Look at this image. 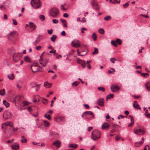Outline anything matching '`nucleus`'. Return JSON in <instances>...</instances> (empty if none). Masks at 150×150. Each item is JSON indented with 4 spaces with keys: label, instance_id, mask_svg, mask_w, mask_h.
I'll return each mask as SVG.
<instances>
[{
    "label": "nucleus",
    "instance_id": "nucleus-1",
    "mask_svg": "<svg viewBox=\"0 0 150 150\" xmlns=\"http://www.w3.org/2000/svg\"><path fill=\"white\" fill-rule=\"evenodd\" d=\"M100 137V133L97 130L95 129L91 133V138L96 140Z\"/></svg>",
    "mask_w": 150,
    "mask_h": 150
},
{
    "label": "nucleus",
    "instance_id": "nucleus-2",
    "mask_svg": "<svg viewBox=\"0 0 150 150\" xmlns=\"http://www.w3.org/2000/svg\"><path fill=\"white\" fill-rule=\"evenodd\" d=\"M59 13V10L56 8H52L50 11V16L53 18L57 17Z\"/></svg>",
    "mask_w": 150,
    "mask_h": 150
},
{
    "label": "nucleus",
    "instance_id": "nucleus-3",
    "mask_svg": "<svg viewBox=\"0 0 150 150\" xmlns=\"http://www.w3.org/2000/svg\"><path fill=\"white\" fill-rule=\"evenodd\" d=\"M31 3L32 6L35 8H38L41 6L40 0H32Z\"/></svg>",
    "mask_w": 150,
    "mask_h": 150
},
{
    "label": "nucleus",
    "instance_id": "nucleus-4",
    "mask_svg": "<svg viewBox=\"0 0 150 150\" xmlns=\"http://www.w3.org/2000/svg\"><path fill=\"white\" fill-rule=\"evenodd\" d=\"M134 133L138 135H142L145 134V131L144 130L138 128H135L134 129Z\"/></svg>",
    "mask_w": 150,
    "mask_h": 150
},
{
    "label": "nucleus",
    "instance_id": "nucleus-5",
    "mask_svg": "<svg viewBox=\"0 0 150 150\" xmlns=\"http://www.w3.org/2000/svg\"><path fill=\"white\" fill-rule=\"evenodd\" d=\"M11 117V114L10 111L6 110L4 112L3 115V117L5 120L10 118Z\"/></svg>",
    "mask_w": 150,
    "mask_h": 150
},
{
    "label": "nucleus",
    "instance_id": "nucleus-6",
    "mask_svg": "<svg viewBox=\"0 0 150 150\" xmlns=\"http://www.w3.org/2000/svg\"><path fill=\"white\" fill-rule=\"evenodd\" d=\"M21 54L19 53H15L13 56V61L17 62L21 59Z\"/></svg>",
    "mask_w": 150,
    "mask_h": 150
},
{
    "label": "nucleus",
    "instance_id": "nucleus-7",
    "mask_svg": "<svg viewBox=\"0 0 150 150\" xmlns=\"http://www.w3.org/2000/svg\"><path fill=\"white\" fill-rule=\"evenodd\" d=\"M120 89V86L115 85H112L110 87L111 91L113 92L118 91Z\"/></svg>",
    "mask_w": 150,
    "mask_h": 150
},
{
    "label": "nucleus",
    "instance_id": "nucleus-8",
    "mask_svg": "<svg viewBox=\"0 0 150 150\" xmlns=\"http://www.w3.org/2000/svg\"><path fill=\"white\" fill-rule=\"evenodd\" d=\"M72 46L75 47L77 48L80 45V42L78 40H76L73 41L72 42Z\"/></svg>",
    "mask_w": 150,
    "mask_h": 150
},
{
    "label": "nucleus",
    "instance_id": "nucleus-9",
    "mask_svg": "<svg viewBox=\"0 0 150 150\" xmlns=\"http://www.w3.org/2000/svg\"><path fill=\"white\" fill-rule=\"evenodd\" d=\"M30 67L33 73L39 71V67L37 65H31Z\"/></svg>",
    "mask_w": 150,
    "mask_h": 150
},
{
    "label": "nucleus",
    "instance_id": "nucleus-10",
    "mask_svg": "<svg viewBox=\"0 0 150 150\" xmlns=\"http://www.w3.org/2000/svg\"><path fill=\"white\" fill-rule=\"evenodd\" d=\"M11 149L13 150H17L19 149V145L17 143H14L11 146Z\"/></svg>",
    "mask_w": 150,
    "mask_h": 150
},
{
    "label": "nucleus",
    "instance_id": "nucleus-11",
    "mask_svg": "<svg viewBox=\"0 0 150 150\" xmlns=\"http://www.w3.org/2000/svg\"><path fill=\"white\" fill-rule=\"evenodd\" d=\"M104 100L103 98H100L98 100L97 103L99 105L103 107L104 106Z\"/></svg>",
    "mask_w": 150,
    "mask_h": 150
},
{
    "label": "nucleus",
    "instance_id": "nucleus-12",
    "mask_svg": "<svg viewBox=\"0 0 150 150\" xmlns=\"http://www.w3.org/2000/svg\"><path fill=\"white\" fill-rule=\"evenodd\" d=\"M5 125L6 126H9L12 127L13 128V122H11L8 121L3 124L2 125V129L3 128V125Z\"/></svg>",
    "mask_w": 150,
    "mask_h": 150
},
{
    "label": "nucleus",
    "instance_id": "nucleus-13",
    "mask_svg": "<svg viewBox=\"0 0 150 150\" xmlns=\"http://www.w3.org/2000/svg\"><path fill=\"white\" fill-rule=\"evenodd\" d=\"M77 61L78 63L81 64L83 68H84L86 67L85 61L80 60V59L79 58H77Z\"/></svg>",
    "mask_w": 150,
    "mask_h": 150
},
{
    "label": "nucleus",
    "instance_id": "nucleus-14",
    "mask_svg": "<svg viewBox=\"0 0 150 150\" xmlns=\"http://www.w3.org/2000/svg\"><path fill=\"white\" fill-rule=\"evenodd\" d=\"M110 126L108 123L105 122L102 125L101 128L103 129H108L109 127Z\"/></svg>",
    "mask_w": 150,
    "mask_h": 150
},
{
    "label": "nucleus",
    "instance_id": "nucleus-15",
    "mask_svg": "<svg viewBox=\"0 0 150 150\" xmlns=\"http://www.w3.org/2000/svg\"><path fill=\"white\" fill-rule=\"evenodd\" d=\"M53 144L57 146L58 148H59L61 146V142L59 140H57L54 142L53 143Z\"/></svg>",
    "mask_w": 150,
    "mask_h": 150
},
{
    "label": "nucleus",
    "instance_id": "nucleus-16",
    "mask_svg": "<svg viewBox=\"0 0 150 150\" xmlns=\"http://www.w3.org/2000/svg\"><path fill=\"white\" fill-rule=\"evenodd\" d=\"M144 142V138H142V140L141 142H137L135 144V146L136 147H139Z\"/></svg>",
    "mask_w": 150,
    "mask_h": 150
},
{
    "label": "nucleus",
    "instance_id": "nucleus-17",
    "mask_svg": "<svg viewBox=\"0 0 150 150\" xmlns=\"http://www.w3.org/2000/svg\"><path fill=\"white\" fill-rule=\"evenodd\" d=\"M129 117L131 119V123H130V124H129L128 125V127H131L133 125V124L134 123V118L133 116H132L130 115H129Z\"/></svg>",
    "mask_w": 150,
    "mask_h": 150
},
{
    "label": "nucleus",
    "instance_id": "nucleus-18",
    "mask_svg": "<svg viewBox=\"0 0 150 150\" xmlns=\"http://www.w3.org/2000/svg\"><path fill=\"white\" fill-rule=\"evenodd\" d=\"M84 114H85V116L87 117L88 115L92 116L93 117H94V115L93 112L91 111H86L84 112Z\"/></svg>",
    "mask_w": 150,
    "mask_h": 150
},
{
    "label": "nucleus",
    "instance_id": "nucleus-19",
    "mask_svg": "<svg viewBox=\"0 0 150 150\" xmlns=\"http://www.w3.org/2000/svg\"><path fill=\"white\" fill-rule=\"evenodd\" d=\"M145 86L148 91H150V81H148L146 84Z\"/></svg>",
    "mask_w": 150,
    "mask_h": 150
},
{
    "label": "nucleus",
    "instance_id": "nucleus-20",
    "mask_svg": "<svg viewBox=\"0 0 150 150\" xmlns=\"http://www.w3.org/2000/svg\"><path fill=\"white\" fill-rule=\"evenodd\" d=\"M37 85L38 84L37 83L35 82H32L30 84V86L33 88L36 87L37 86Z\"/></svg>",
    "mask_w": 150,
    "mask_h": 150
},
{
    "label": "nucleus",
    "instance_id": "nucleus-21",
    "mask_svg": "<svg viewBox=\"0 0 150 150\" xmlns=\"http://www.w3.org/2000/svg\"><path fill=\"white\" fill-rule=\"evenodd\" d=\"M44 86L47 88H50L52 86V84L50 83H48L47 82H45L44 85Z\"/></svg>",
    "mask_w": 150,
    "mask_h": 150
},
{
    "label": "nucleus",
    "instance_id": "nucleus-22",
    "mask_svg": "<svg viewBox=\"0 0 150 150\" xmlns=\"http://www.w3.org/2000/svg\"><path fill=\"white\" fill-rule=\"evenodd\" d=\"M110 2L112 4H119L120 2V0H119V1H118V0H110Z\"/></svg>",
    "mask_w": 150,
    "mask_h": 150
},
{
    "label": "nucleus",
    "instance_id": "nucleus-23",
    "mask_svg": "<svg viewBox=\"0 0 150 150\" xmlns=\"http://www.w3.org/2000/svg\"><path fill=\"white\" fill-rule=\"evenodd\" d=\"M60 21L63 23L64 27L66 28L67 27L66 21L65 20H63L62 19H60Z\"/></svg>",
    "mask_w": 150,
    "mask_h": 150
},
{
    "label": "nucleus",
    "instance_id": "nucleus-24",
    "mask_svg": "<svg viewBox=\"0 0 150 150\" xmlns=\"http://www.w3.org/2000/svg\"><path fill=\"white\" fill-rule=\"evenodd\" d=\"M3 103L6 108L8 107L9 106V103L5 100H3Z\"/></svg>",
    "mask_w": 150,
    "mask_h": 150
},
{
    "label": "nucleus",
    "instance_id": "nucleus-25",
    "mask_svg": "<svg viewBox=\"0 0 150 150\" xmlns=\"http://www.w3.org/2000/svg\"><path fill=\"white\" fill-rule=\"evenodd\" d=\"M57 36L54 35H53L50 38L51 40L53 42H54L56 39Z\"/></svg>",
    "mask_w": 150,
    "mask_h": 150
},
{
    "label": "nucleus",
    "instance_id": "nucleus-26",
    "mask_svg": "<svg viewBox=\"0 0 150 150\" xmlns=\"http://www.w3.org/2000/svg\"><path fill=\"white\" fill-rule=\"evenodd\" d=\"M21 141L23 143H25L27 142V140L25 138L24 136H21Z\"/></svg>",
    "mask_w": 150,
    "mask_h": 150
},
{
    "label": "nucleus",
    "instance_id": "nucleus-27",
    "mask_svg": "<svg viewBox=\"0 0 150 150\" xmlns=\"http://www.w3.org/2000/svg\"><path fill=\"white\" fill-rule=\"evenodd\" d=\"M133 106L134 107L137 109H140L141 108L139 105L137 104L133 103Z\"/></svg>",
    "mask_w": 150,
    "mask_h": 150
},
{
    "label": "nucleus",
    "instance_id": "nucleus-28",
    "mask_svg": "<svg viewBox=\"0 0 150 150\" xmlns=\"http://www.w3.org/2000/svg\"><path fill=\"white\" fill-rule=\"evenodd\" d=\"M24 60L27 62H30V59L28 56H25L24 58Z\"/></svg>",
    "mask_w": 150,
    "mask_h": 150
},
{
    "label": "nucleus",
    "instance_id": "nucleus-29",
    "mask_svg": "<svg viewBox=\"0 0 150 150\" xmlns=\"http://www.w3.org/2000/svg\"><path fill=\"white\" fill-rule=\"evenodd\" d=\"M8 78L10 80H13L14 79V75L13 74H11L10 75H8L7 76Z\"/></svg>",
    "mask_w": 150,
    "mask_h": 150
},
{
    "label": "nucleus",
    "instance_id": "nucleus-30",
    "mask_svg": "<svg viewBox=\"0 0 150 150\" xmlns=\"http://www.w3.org/2000/svg\"><path fill=\"white\" fill-rule=\"evenodd\" d=\"M44 117L49 120H50L51 119V117L50 115L47 113L45 115Z\"/></svg>",
    "mask_w": 150,
    "mask_h": 150
},
{
    "label": "nucleus",
    "instance_id": "nucleus-31",
    "mask_svg": "<svg viewBox=\"0 0 150 150\" xmlns=\"http://www.w3.org/2000/svg\"><path fill=\"white\" fill-rule=\"evenodd\" d=\"M77 146V145L76 144H70L69 145V148H72L74 149L76 148Z\"/></svg>",
    "mask_w": 150,
    "mask_h": 150
},
{
    "label": "nucleus",
    "instance_id": "nucleus-32",
    "mask_svg": "<svg viewBox=\"0 0 150 150\" xmlns=\"http://www.w3.org/2000/svg\"><path fill=\"white\" fill-rule=\"evenodd\" d=\"M83 52H85V54H81V52H79V50H77V54H78V55L79 56H84L87 54V52H86V51H81V52L82 53Z\"/></svg>",
    "mask_w": 150,
    "mask_h": 150
},
{
    "label": "nucleus",
    "instance_id": "nucleus-33",
    "mask_svg": "<svg viewBox=\"0 0 150 150\" xmlns=\"http://www.w3.org/2000/svg\"><path fill=\"white\" fill-rule=\"evenodd\" d=\"M5 94V89H3L2 90H0V95L2 96H4Z\"/></svg>",
    "mask_w": 150,
    "mask_h": 150
},
{
    "label": "nucleus",
    "instance_id": "nucleus-34",
    "mask_svg": "<svg viewBox=\"0 0 150 150\" xmlns=\"http://www.w3.org/2000/svg\"><path fill=\"white\" fill-rule=\"evenodd\" d=\"M42 36L41 35H38L36 38V40H37L39 42L42 39Z\"/></svg>",
    "mask_w": 150,
    "mask_h": 150
},
{
    "label": "nucleus",
    "instance_id": "nucleus-35",
    "mask_svg": "<svg viewBox=\"0 0 150 150\" xmlns=\"http://www.w3.org/2000/svg\"><path fill=\"white\" fill-rule=\"evenodd\" d=\"M44 124V125L46 127H48L50 125L49 122L47 120H44L43 121Z\"/></svg>",
    "mask_w": 150,
    "mask_h": 150
},
{
    "label": "nucleus",
    "instance_id": "nucleus-36",
    "mask_svg": "<svg viewBox=\"0 0 150 150\" xmlns=\"http://www.w3.org/2000/svg\"><path fill=\"white\" fill-rule=\"evenodd\" d=\"M111 43L112 45L114 46L115 47H117V45L116 43V41H114V40H112L111 41Z\"/></svg>",
    "mask_w": 150,
    "mask_h": 150
},
{
    "label": "nucleus",
    "instance_id": "nucleus-37",
    "mask_svg": "<svg viewBox=\"0 0 150 150\" xmlns=\"http://www.w3.org/2000/svg\"><path fill=\"white\" fill-rule=\"evenodd\" d=\"M99 33L101 34H103L104 33V30L102 28H100L98 30Z\"/></svg>",
    "mask_w": 150,
    "mask_h": 150
},
{
    "label": "nucleus",
    "instance_id": "nucleus-38",
    "mask_svg": "<svg viewBox=\"0 0 150 150\" xmlns=\"http://www.w3.org/2000/svg\"><path fill=\"white\" fill-rule=\"evenodd\" d=\"M97 37V36L96 33H93L92 38L94 41H96V40Z\"/></svg>",
    "mask_w": 150,
    "mask_h": 150
},
{
    "label": "nucleus",
    "instance_id": "nucleus-39",
    "mask_svg": "<svg viewBox=\"0 0 150 150\" xmlns=\"http://www.w3.org/2000/svg\"><path fill=\"white\" fill-rule=\"evenodd\" d=\"M114 96V95L113 94H110L108 95L107 96V100L108 99H110L111 98H113Z\"/></svg>",
    "mask_w": 150,
    "mask_h": 150
},
{
    "label": "nucleus",
    "instance_id": "nucleus-40",
    "mask_svg": "<svg viewBox=\"0 0 150 150\" xmlns=\"http://www.w3.org/2000/svg\"><path fill=\"white\" fill-rule=\"evenodd\" d=\"M110 69L112 70V71L109 70L108 71V73L109 74L113 73V72H115V69L114 68H110Z\"/></svg>",
    "mask_w": 150,
    "mask_h": 150
},
{
    "label": "nucleus",
    "instance_id": "nucleus-41",
    "mask_svg": "<svg viewBox=\"0 0 150 150\" xmlns=\"http://www.w3.org/2000/svg\"><path fill=\"white\" fill-rule=\"evenodd\" d=\"M116 43H118L119 45H121L122 44V41L120 39H117L116 40Z\"/></svg>",
    "mask_w": 150,
    "mask_h": 150
},
{
    "label": "nucleus",
    "instance_id": "nucleus-42",
    "mask_svg": "<svg viewBox=\"0 0 150 150\" xmlns=\"http://www.w3.org/2000/svg\"><path fill=\"white\" fill-rule=\"evenodd\" d=\"M98 89L99 90L104 92L105 91V88L102 87H98Z\"/></svg>",
    "mask_w": 150,
    "mask_h": 150
},
{
    "label": "nucleus",
    "instance_id": "nucleus-43",
    "mask_svg": "<svg viewBox=\"0 0 150 150\" xmlns=\"http://www.w3.org/2000/svg\"><path fill=\"white\" fill-rule=\"evenodd\" d=\"M141 75L144 77L147 78L149 76V74L147 73H142Z\"/></svg>",
    "mask_w": 150,
    "mask_h": 150
},
{
    "label": "nucleus",
    "instance_id": "nucleus-44",
    "mask_svg": "<svg viewBox=\"0 0 150 150\" xmlns=\"http://www.w3.org/2000/svg\"><path fill=\"white\" fill-rule=\"evenodd\" d=\"M39 17L41 20L42 21H44L45 19V17L43 15H40V16Z\"/></svg>",
    "mask_w": 150,
    "mask_h": 150
},
{
    "label": "nucleus",
    "instance_id": "nucleus-45",
    "mask_svg": "<svg viewBox=\"0 0 150 150\" xmlns=\"http://www.w3.org/2000/svg\"><path fill=\"white\" fill-rule=\"evenodd\" d=\"M98 52V49L96 48H95L94 51L92 53V54L93 55L95 54H97Z\"/></svg>",
    "mask_w": 150,
    "mask_h": 150
},
{
    "label": "nucleus",
    "instance_id": "nucleus-46",
    "mask_svg": "<svg viewBox=\"0 0 150 150\" xmlns=\"http://www.w3.org/2000/svg\"><path fill=\"white\" fill-rule=\"evenodd\" d=\"M92 5L95 8L96 6H97V4L95 2V1H93L92 3Z\"/></svg>",
    "mask_w": 150,
    "mask_h": 150
},
{
    "label": "nucleus",
    "instance_id": "nucleus-47",
    "mask_svg": "<svg viewBox=\"0 0 150 150\" xmlns=\"http://www.w3.org/2000/svg\"><path fill=\"white\" fill-rule=\"evenodd\" d=\"M111 17L110 16H107L106 17H105L104 18V19L106 21H108L110 19H111Z\"/></svg>",
    "mask_w": 150,
    "mask_h": 150
},
{
    "label": "nucleus",
    "instance_id": "nucleus-48",
    "mask_svg": "<svg viewBox=\"0 0 150 150\" xmlns=\"http://www.w3.org/2000/svg\"><path fill=\"white\" fill-rule=\"evenodd\" d=\"M79 81H75L73 82L72 84V85H74L75 86H76L79 83Z\"/></svg>",
    "mask_w": 150,
    "mask_h": 150
},
{
    "label": "nucleus",
    "instance_id": "nucleus-49",
    "mask_svg": "<svg viewBox=\"0 0 150 150\" xmlns=\"http://www.w3.org/2000/svg\"><path fill=\"white\" fill-rule=\"evenodd\" d=\"M61 9L62 10H67V8H65L64 7V5H61Z\"/></svg>",
    "mask_w": 150,
    "mask_h": 150
},
{
    "label": "nucleus",
    "instance_id": "nucleus-50",
    "mask_svg": "<svg viewBox=\"0 0 150 150\" xmlns=\"http://www.w3.org/2000/svg\"><path fill=\"white\" fill-rule=\"evenodd\" d=\"M129 4L128 3H126L123 5V6L125 8H127L129 6Z\"/></svg>",
    "mask_w": 150,
    "mask_h": 150
},
{
    "label": "nucleus",
    "instance_id": "nucleus-51",
    "mask_svg": "<svg viewBox=\"0 0 150 150\" xmlns=\"http://www.w3.org/2000/svg\"><path fill=\"white\" fill-rule=\"evenodd\" d=\"M52 21L55 24L59 22L58 20L56 19H53Z\"/></svg>",
    "mask_w": 150,
    "mask_h": 150
},
{
    "label": "nucleus",
    "instance_id": "nucleus-52",
    "mask_svg": "<svg viewBox=\"0 0 150 150\" xmlns=\"http://www.w3.org/2000/svg\"><path fill=\"white\" fill-rule=\"evenodd\" d=\"M29 27L30 28H32L33 29H34L36 28V26L35 25L33 24L32 25H31Z\"/></svg>",
    "mask_w": 150,
    "mask_h": 150
},
{
    "label": "nucleus",
    "instance_id": "nucleus-53",
    "mask_svg": "<svg viewBox=\"0 0 150 150\" xmlns=\"http://www.w3.org/2000/svg\"><path fill=\"white\" fill-rule=\"evenodd\" d=\"M47 32L49 34L51 35L53 31L52 29H50V30H47Z\"/></svg>",
    "mask_w": 150,
    "mask_h": 150
},
{
    "label": "nucleus",
    "instance_id": "nucleus-54",
    "mask_svg": "<svg viewBox=\"0 0 150 150\" xmlns=\"http://www.w3.org/2000/svg\"><path fill=\"white\" fill-rule=\"evenodd\" d=\"M59 118L60 121H64L65 120L64 117H59Z\"/></svg>",
    "mask_w": 150,
    "mask_h": 150
},
{
    "label": "nucleus",
    "instance_id": "nucleus-55",
    "mask_svg": "<svg viewBox=\"0 0 150 150\" xmlns=\"http://www.w3.org/2000/svg\"><path fill=\"white\" fill-rule=\"evenodd\" d=\"M35 48H36V49L37 50H39L41 49L42 48V47L40 46H36V47Z\"/></svg>",
    "mask_w": 150,
    "mask_h": 150
},
{
    "label": "nucleus",
    "instance_id": "nucleus-56",
    "mask_svg": "<svg viewBox=\"0 0 150 150\" xmlns=\"http://www.w3.org/2000/svg\"><path fill=\"white\" fill-rule=\"evenodd\" d=\"M48 61L47 60H46L44 62V64L42 65V66L43 67H44L46 66L47 63L48 62Z\"/></svg>",
    "mask_w": 150,
    "mask_h": 150
},
{
    "label": "nucleus",
    "instance_id": "nucleus-57",
    "mask_svg": "<svg viewBox=\"0 0 150 150\" xmlns=\"http://www.w3.org/2000/svg\"><path fill=\"white\" fill-rule=\"evenodd\" d=\"M110 61L113 63H115L114 61L116 60V59L115 58H112L110 59Z\"/></svg>",
    "mask_w": 150,
    "mask_h": 150
},
{
    "label": "nucleus",
    "instance_id": "nucleus-58",
    "mask_svg": "<svg viewBox=\"0 0 150 150\" xmlns=\"http://www.w3.org/2000/svg\"><path fill=\"white\" fill-rule=\"evenodd\" d=\"M42 101L43 103L44 104H46V103H47V100L46 99H44L42 100Z\"/></svg>",
    "mask_w": 150,
    "mask_h": 150
},
{
    "label": "nucleus",
    "instance_id": "nucleus-59",
    "mask_svg": "<svg viewBox=\"0 0 150 150\" xmlns=\"http://www.w3.org/2000/svg\"><path fill=\"white\" fill-rule=\"evenodd\" d=\"M0 7L1 9L3 10L6 8V6L4 5H1L0 6Z\"/></svg>",
    "mask_w": 150,
    "mask_h": 150
},
{
    "label": "nucleus",
    "instance_id": "nucleus-60",
    "mask_svg": "<svg viewBox=\"0 0 150 150\" xmlns=\"http://www.w3.org/2000/svg\"><path fill=\"white\" fill-rule=\"evenodd\" d=\"M14 141V139H12L11 140H8L7 141V143H11Z\"/></svg>",
    "mask_w": 150,
    "mask_h": 150
},
{
    "label": "nucleus",
    "instance_id": "nucleus-61",
    "mask_svg": "<svg viewBox=\"0 0 150 150\" xmlns=\"http://www.w3.org/2000/svg\"><path fill=\"white\" fill-rule=\"evenodd\" d=\"M13 24L15 25H16L17 24V22L14 19H13Z\"/></svg>",
    "mask_w": 150,
    "mask_h": 150
},
{
    "label": "nucleus",
    "instance_id": "nucleus-62",
    "mask_svg": "<svg viewBox=\"0 0 150 150\" xmlns=\"http://www.w3.org/2000/svg\"><path fill=\"white\" fill-rule=\"evenodd\" d=\"M40 86V85L38 84L37 85V86L36 87V88L35 90H36V91H38L39 90V89L40 88V87H39Z\"/></svg>",
    "mask_w": 150,
    "mask_h": 150
},
{
    "label": "nucleus",
    "instance_id": "nucleus-63",
    "mask_svg": "<svg viewBox=\"0 0 150 150\" xmlns=\"http://www.w3.org/2000/svg\"><path fill=\"white\" fill-rule=\"evenodd\" d=\"M63 16L65 18H67L69 16V14L67 13H64Z\"/></svg>",
    "mask_w": 150,
    "mask_h": 150
},
{
    "label": "nucleus",
    "instance_id": "nucleus-64",
    "mask_svg": "<svg viewBox=\"0 0 150 150\" xmlns=\"http://www.w3.org/2000/svg\"><path fill=\"white\" fill-rule=\"evenodd\" d=\"M145 116L148 118H150V114L145 113Z\"/></svg>",
    "mask_w": 150,
    "mask_h": 150
}]
</instances>
